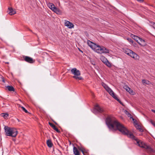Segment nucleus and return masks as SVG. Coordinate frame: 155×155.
Here are the masks:
<instances>
[{
  "label": "nucleus",
  "instance_id": "obj_22",
  "mask_svg": "<svg viewBox=\"0 0 155 155\" xmlns=\"http://www.w3.org/2000/svg\"><path fill=\"white\" fill-rule=\"evenodd\" d=\"M53 11L57 14H60L61 12V11L57 8H56Z\"/></svg>",
  "mask_w": 155,
  "mask_h": 155
},
{
  "label": "nucleus",
  "instance_id": "obj_32",
  "mask_svg": "<svg viewBox=\"0 0 155 155\" xmlns=\"http://www.w3.org/2000/svg\"><path fill=\"white\" fill-rule=\"evenodd\" d=\"M149 121L154 126H155V123L152 120L150 119L149 120Z\"/></svg>",
  "mask_w": 155,
  "mask_h": 155
},
{
  "label": "nucleus",
  "instance_id": "obj_27",
  "mask_svg": "<svg viewBox=\"0 0 155 155\" xmlns=\"http://www.w3.org/2000/svg\"><path fill=\"white\" fill-rule=\"evenodd\" d=\"M53 5L54 4L52 3H49L47 4L48 6L51 9Z\"/></svg>",
  "mask_w": 155,
  "mask_h": 155
},
{
  "label": "nucleus",
  "instance_id": "obj_24",
  "mask_svg": "<svg viewBox=\"0 0 155 155\" xmlns=\"http://www.w3.org/2000/svg\"><path fill=\"white\" fill-rule=\"evenodd\" d=\"M125 113L127 115L128 117H130V118H132V115L129 113L127 111L125 110Z\"/></svg>",
  "mask_w": 155,
  "mask_h": 155
},
{
  "label": "nucleus",
  "instance_id": "obj_26",
  "mask_svg": "<svg viewBox=\"0 0 155 155\" xmlns=\"http://www.w3.org/2000/svg\"><path fill=\"white\" fill-rule=\"evenodd\" d=\"M102 85L104 87V88L106 90V89H107L109 87L108 86L105 84L104 83H102Z\"/></svg>",
  "mask_w": 155,
  "mask_h": 155
},
{
  "label": "nucleus",
  "instance_id": "obj_21",
  "mask_svg": "<svg viewBox=\"0 0 155 155\" xmlns=\"http://www.w3.org/2000/svg\"><path fill=\"white\" fill-rule=\"evenodd\" d=\"M101 59L104 63H105L108 60L105 57L103 56L101 57Z\"/></svg>",
  "mask_w": 155,
  "mask_h": 155
},
{
  "label": "nucleus",
  "instance_id": "obj_35",
  "mask_svg": "<svg viewBox=\"0 0 155 155\" xmlns=\"http://www.w3.org/2000/svg\"><path fill=\"white\" fill-rule=\"evenodd\" d=\"M136 0L137 1H138L140 2V3L143 2H144L143 0Z\"/></svg>",
  "mask_w": 155,
  "mask_h": 155
},
{
  "label": "nucleus",
  "instance_id": "obj_36",
  "mask_svg": "<svg viewBox=\"0 0 155 155\" xmlns=\"http://www.w3.org/2000/svg\"><path fill=\"white\" fill-rule=\"evenodd\" d=\"M153 27L155 29V22H153Z\"/></svg>",
  "mask_w": 155,
  "mask_h": 155
},
{
  "label": "nucleus",
  "instance_id": "obj_10",
  "mask_svg": "<svg viewBox=\"0 0 155 155\" xmlns=\"http://www.w3.org/2000/svg\"><path fill=\"white\" fill-rule=\"evenodd\" d=\"M65 25L67 26L68 28H71L74 27V25L71 22L68 21H67L65 23Z\"/></svg>",
  "mask_w": 155,
  "mask_h": 155
},
{
  "label": "nucleus",
  "instance_id": "obj_20",
  "mask_svg": "<svg viewBox=\"0 0 155 155\" xmlns=\"http://www.w3.org/2000/svg\"><path fill=\"white\" fill-rule=\"evenodd\" d=\"M18 107L21 108L22 110L24 111L26 113H28V111L25 109V108L21 106V105L19 104L18 105Z\"/></svg>",
  "mask_w": 155,
  "mask_h": 155
},
{
  "label": "nucleus",
  "instance_id": "obj_2",
  "mask_svg": "<svg viewBox=\"0 0 155 155\" xmlns=\"http://www.w3.org/2000/svg\"><path fill=\"white\" fill-rule=\"evenodd\" d=\"M87 43L88 45L91 48L97 53L101 54L104 53H108L109 52V50L104 47L100 46L90 40L87 41Z\"/></svg>",
  "mask_w": 155,
  "mask_h": 155
},
{
  "label": "nucleus",
  "instance_id": "obj_13",
  "mask_svg": "<svg viewBox=\"0 0 155 155\" xmlns=\"http://www.w3.org/2000/svg\"><path fill=\"white\" fill-rule=\"evenodd\" d=\"M73 152L75 155H80V153L77 147L74 146Z\"/></svg>",
  "mask_w": 155,
  "mask_h": 155
},
{
  "label": "nucleus",
  "instance_id": "obj_29",
  "mask_svg": "<svg viewBox=\"0 0 155 155\" xmlns=\"http://www.w3.org/2000/svg\"><path fill=\"white\" fill-rule=\"evenodd\" d=\"M140 131L142 132L143 131V129H142L141 128L140 126L139 125H137V126L136 127Z\"/></svg>",
  "mask_w": 155,
  "mask_h": 155
},
{
  "label": "nucleus",
  "instance_id": "obj_19",
  "mask_svg": "<svg viewBox=\"0 0 155 155\" xmlns=\"http://www.w3.org/2000/svg\"><path fill=\"white\" fill-rule=\"evenodd\" d=\"M7 88L8 90L9 91H15V89L12 86H8L7 87Z\"/></svg>",
  "mask_w": 155,
  "mask_h": 155
},
{
  "label": "nucleus",
  "instance_id": "obj_9",
  "mask_svg": "<svg viewBox=\"0 0 155 155\" xmlns=\"http://www.w3.org/2000/svg\"><path fill=\"white\" fill-rule=\"evenodd\" d=\"M129 56L133 58L135 60H138L139 58V56L133 51V52H131Z\"/></svg>",
  "mask_w": 155,
  "mask_h": 155
},
{
  "label": "nucleus",
  "instance_id": "obj_8",
  "mask_svg": "<svg viewBox=\"0 0 155 155\" xmlns=\"http://www.w3.org/2000/svg\"><path fill=\"white\" fill-rule=\"evenodd\" d=\"M8 14L11 15H13L16 13L15 11L13 10L12 7L8 8Z\"/></svg>",
  "mask_w": 155,
  "mask_h": 155
},
{
  "label": "nucleus",
  "instance_id": "obj_39",
  "mask_svg": "<svg viewBox=\"0 0 155 155\" xmlns=\"http://www.w3.org/2000/svg\"><path fill=\"white\" fill-rule=\"evenodd\" d=\"M78 49H79V51H80L82 53L83 52L79 48H78Z\"/></svg>",
  "mask_w": 155,
  "mask_h": 155
},
{
  "label": "nucleus",
  "instance_id": "obj_31",
  "mask_svg": "<svg viewBox=\"0 0 155 155\" xmlns=\"http://www.w3.org/2000/svg\"><path fill=\"white\" fill-rule=\"evenodd\" d=\"M150 147V146H147V145H146L145 144H144V147H143V148H144V149H147H147L149 148V147Z\"/></svg>",
  "mask_w": 155,
  "mask_h": 155
},
{
  "label": "nucleus",
  "instance_id": "obj_30",
  "mask_svg": "<svg viewBox=\"0 0 155 155\" xmlns=\"http://www.w3.org/2000/svg\"><path fill=\"white\" fill-rule=\"evenodd\" d=\"M126 90L130 93H131L133 92V91L129 87H127V89H126Z\"/></svg>",
  "mask_w": 155,
  "mask_h": 155
},
{
  "label": "nucleus",
  "instance_id": "obj_43",
  "mask_svg": "<svg viewBox=\"0 0 155 155\" xmlns=\"http://www.w3.org/2000/svg\"><path fill=\"white\" fill-rule=\"evenodd\" d=\"M30 30L31 31V32H32V30Z\"/></svg>",
  "mask_w": 155,
  "mask_h": 155
},
{
  "label": "nucleus",
  "instance_id": "obj_6",
  "mask_svg": "<svg viewBox=\"0 0 155 155\" xmlns=\"http://www.w3.org/2000/svg\"><path fill=\"white\" fill-rule=\"evenodd\" d=\"M114 98L116 99L117 101H118L120 104L123 105V104L121 101L115 95L113 91L109 87L106 90Z\"/></svg>",
  "mask_w": 155,
  "mask_h": 155
},
{
  "label": "nucleus",
  "instance_id": "obj_18",
  "mask_svg": "<svg viewBox=\"0 0 155 155\" xmlns=\"http://www.w3.org/2000/svg\"><path fill=\"white\" fill-rule=\"evenodd\" d=\"M1 117H3L4 118L6 119L8 117L9 115L8 113H2L0 114Z\"/></svg>",
  "mask_w": 155,
  "mask_h": 155
},
{
  "label": "nucleus",
  "instance_id": "obj_14",
  "mask_svg": "<svg viewBox=\"0 0 155 155\" xmlns=\"http://www.w3.org/2000/svg\"><path fill=\"white\" fill-rule=\"evenodd\" d=\"M131 36L135 40L137 43H138V40H139L140 38V37L133 34H131Z\"/></svg>",
  "mask_w": 155,
  "mask_h": 155
},
{
  "label": "nucleus",
  "instance_id": "obj_33",
  "mask_svg": "<svg viewBox=\"0 0 155 155\" xmlns=\"http://www.w3.org/2000/svg\"><path fill=\"white\" fill-rule=\"evenodd\" d=\"M78 150H80L81 151L82 153H83V154H84V151H83V149L81 148V147H79L78 148Z\"/></svg>",
  "mask_w": 155,
  "mask_h": 155
},
{
  "label": "nucleus",
  "instance_id": "obj_44",
  "mask_svg": "<svg viewBox=\"0 0 155 155\" xmlns=\"http://www.w3.org/2000/svg\"><path fill=\"white\" fill-rule=\"evenodd\" d=\"M154 127H155V126Z\"/></svg>",
  "mask_w": 155,
  "mask_h": 155
},
{
  "label": "nucleus",
  "instance_id": "obj_11",
  "mask_svg": "<svg viewBox=\"0 0 155 155\" xmlns=\"http://www.w3.org/2000/svg\"><path fill=\"white\" fill-rule=\"evenodd\" d=\"M140 41H138V43L142 46H145L147 45V43L145 40L142 38H140Z\"/></svg>",
  "mask_w": 155,
  "mask_h": 155
},
{
  "label": "nucleus",
  "instance_id": "obj_23",
  "mask_svg": "<svg viewBox=\"0 0 155 155\" xmlns=\"http://www.w3.org/2000/svg\"><path fill=\"white\" fill-rule=\"evenodd\" d=\"M147 151L149 153H154L155 151L153 150L150 146L149 148L147 150Z\"/></svg>",
  "mask_w": 155,
  "mask_h": 155
},
{
  "label": "nucleus",
  "instance_id": "obj_25",
  "mask_svg": "<svg viewBox=\"0 0 155 155\" xmlns=\"http://www.w3.org/2000/svg\"><path fill=\"white\" fill-rule=\"evenodd\" d=\"M104 64L109 67H110L111 66V64L109 62L108 60Z\"/></svg>",
  "mask_w": 155,
  "mask_h": 155
},
{
  "label": "nucleus",
  "instance_id": "obj_7",
  "mask_svg": "<svg viewBox=\"0 0 155 155\" xmlns=\"http://www.w3.org/2000/svg\"><path fill=\"white\" fill-rule=\"evenodd\" d=\"M23 58L24 61L30 64L33 63L35 61V60L28 56H23Z\"/></svg>",
  "mask_w": 155,
  "mask_h": 155
},
{
  "label": "nucleus",
  "instance_id": "obj_38",
  "mask_svg": "<svg viewBox=\"0 0 155 155\" xmlns=\"http://www.w3.org/2000/svg\"><path fill=\"white\" fill-rule=\"evenodd\" d=\"M151 111L152 112H153L154 113H155V110H153V109H152L151 110Z\"/></svg>",
  "mask_w": 155,
  "mask_h": 155
},
{
  "label": "nucleus",
  "instance_id": "obj_12",
  "mask_svg": "<svg viewBox=\"0 0 155 155\" xmlns=\"http://www.w3.org/2000/svg\"><path fill=\"white\" fill-rule=\"evenodd\" d=\"M49 124L54 130H55L58 133H60V131L53 124L50 122L49 123Z\"/></svg>",
  "mask_w": 155,
  "mask_h": 155
},
{
  "label": "nucleus",
  "instance_id": "obj_1",
  "mask_svg": "<svg viewBox=\"0 0 155 155\" xmlns=\"http://www.w3.org/2000/svg\"><path fill=\"white\" fill-rule=\"evenodd\" d=\"M106 123L109 129L112 130H118L123 134L136 141L137 144L139 147L142 148L144 147V143L138 139L125 127L119 122L114 117L108 116L106 119Z\"/></svg>",
  "mask_w": 155,
  "mask_h": 155
},
{
  "label": "nucleus",
  "instance_id": "obj_4",
  "mask_svg": "<svg viewBox=\"0 0 155 155\" xmlns=\"http://www.w3.org/2000/svg\"><path fill=\"white\" fill-rule=\"evenodd\" d=\"M71 73L74 75L72 77L73 78L77 80H81L83 78L81 76H79L81 75V72L79 70L76 68H72L71 70Z\"/></svg>",
  "mask_w": 155,
  "mask_h": 155
},
{
  "label": "nucleus",
  "instance_id": "obj_15",
  "mask_svg": "<svg viewBox=\"0 0 155 155\" xmlns=\"http://www.w3.org/2000/svg\"><path fill=\"white\" fill-rule=\"evenodd\" d=\"M142 83L143 84L149 85L151 84V82L149 81L148 80L146 79H143L142 80Z\"/></svg>",
  "mask_w": 155,
  "mask_h": 155
},
{
  "label": "nucleus",
  "instance_id": "obj_42",
  "mask_svg": "<svg viewBox=\"0 0 155 155\" xmlns=\"http://www.w3.org/2000/svg\"><path fill=\"white\" fill-rule=\"evenodd\" d=\"M6 63L8 64H9V63L8 62H6Z\"/></svg>",
  "mask_w": 155,
  "mask_h": 155
},
{
  "label": "nucleus",
  "instance_id": "obj_34",
  "mask_svg": "<svg viewBox=\"0 0 155 155\" xmlns=\"http://www.w3.org/2000/svg\"><path fill=\"white\" fill-rule=\"evenodd\" d=\"M56 7L55 6V5H54L52 6V8L51 10L53 11L56 8Z\"/></svg>",
  "mask_w": 155,
  "mask_h": 155
},
{
  "label": "nucleus",
  "instance_id": "obj_5",
  "mask_svg": "<svg viewBox=\"0 0 155 155\" xmlns=\"http://www.w3.org/2000/svg\"><path fill=\"white\" fill-rule=\"evenodd\" d=\"M93 112L95 114L98 113L104 114L105 112V110L103 107H100L98 104H96L94 106L93 110Z\"/></svg>",
  "mask_w": 155,
  "mask_h": 155
},
{
  "label": "nucleus",
  "instance_id": "obj_37",
  "mask_svg": "<svg viewBox=\"0 0 155 155\" xmlns=\"http://www.w3.org/2000/svg\"><path fill=\"white\" fill-rule=\"evenodd\" d=\"M2 81L3 83H5V80L3 78H2Z\"/></svg>",
  "mask_w": 155,
  "mask_h": 155
},
{
  "label": "nucleus",
  "instance_id": "obj_41",
  "mask_svg": "<svg viewBox=\"0 0 155 155\" xmlns=\"http://www.w3.org/2000/svg\"><path fill=\"white\" fill-rule=\"evenodd\" d=\"M54 122L56 124H57V123L56 122Z\"/></svg>",
  "mask_w": 155,
  "mask_h": 155
},
{
  "label": "nucleus",
  "instance_id": "obj_17",
  "mask_svg": "<svg viewBox=\"0 0 155 155\" xmlns=\"http://www.w3.org/2000/svg\"><path fill=\"white\" fill-rule=\"evenodd\" d=\"M124 52L128 55H130L131 52H133V51L132 50L129 49H127L124 51Z\"/></svg>",
  "mask_w": 155,
  "mask_h": 155
},
{
  "label": "nucleus",
  "instance_id": "obj_3",
  "mask_svg": "<svg viewBox=\"0 0 155 155\" xmlns=\"http://www.w3.org/2000/svg\"><path fill=\"white\" fill-rule=\"evenodd\" d=\"M4 129L5 135L7 136L15 137L18 134L17 129L14 128L5 126Z\"/></svg>",
  "mask_w": 155,
  "mask_h": 155
},
{
  "label": "nucleus",
  "instance_id": "obj_40",
  "mask_svg": "<svg viewBox=\"0 0 155 155\" xmlns=\"http://www.w3.org/2000/svg\"><path fill=\"white\" fill-rule=\"evenodd\" d=\"M132 118V120H133V121H134V120L135 119H134V118H133V117H132V118Z\"/></svg>",
  "mask_w": 155,
  "mask_h": 155
},
{
  "label": "nucleus",
  "instance_id": "obj_16",
  "mask_svg": "<svg viewBox=\"0 0 155 155\" xmlns=\"http://www.w3.org/2000/svg\"><path fill=\"white\" fill-rule=\"evenodd\" d=\"M47 144L48 146L49 147H51L53 145V143H52L51 140H47Z\"/></svg>",
  "mask_w": 155,
  "mask_h": 155
},
{
  "label": "nucleus",
  "instance_id": "obj_28",
  "mask_svg": "<svg viewBox=\"0 0 155 155\" xmlns=\"http://www.w3.org/2000/svg\"><path fill=\"white\" fill-rule=\"evenodd\" d=\"M127 39L129 42H130L131 43L133 44L134 41L131 38H127Z\"/></svg>",
  "mask_w": 155,
  "mask_h": 155
}]
</instances>
